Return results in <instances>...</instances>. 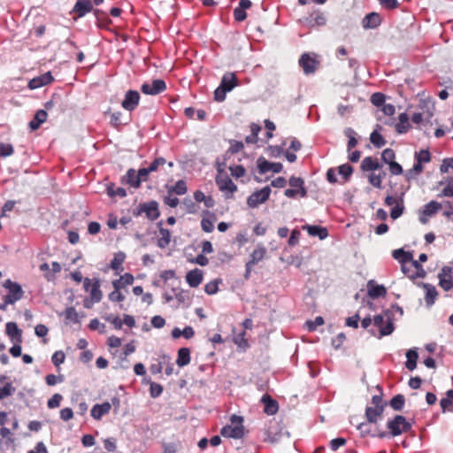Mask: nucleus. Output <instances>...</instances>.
<instances>
[{
	"mask_svg": "<svg viewBox=\"0 0 453 453\" xmlns=\"http://www.w3.org/2000/svg\"><path fill=\"white\" fill-rule=\"evenodd\" d=\"M387 428L388 432L382 431L379 433L378 436L380 438L387 436L396 437L402 434L409 433L412 428V425L403 415H395L393 418L388 420Z\"/></svg>",
	"mask_w": 453,
	"mask_h": 453,
	"instance_id": "obj_1",
	"label": "nucleus"
},
{
	"mask_svg": "<svg viewBox=\"0 0 453 453\" xmlns=\"http://www.w3.org/2000/svg\"><path fill=\"white\" fill-rule=\"evenodd\" d=\"M233 425H226L222 427L220 434L226 438L241 439L244 434L242 417L233 415L231 417Z\"/></svg>",
	"mask_w": 453,
	"mask_h": 453,
	"instance_id": "obj_2",
	"label": "nucleus"
},
{
	"mask_svg": "<svg viewBox=\"0 0 453 453\" xmlns=\"http://www.w3.org/2000/svg\"><path fill=\"white\" fill-rule=\"evenodd\" d=\"M219 189L225 194L226 198H232L234 193L237 190V186L233 182L231 178L222 170L219 171L215 178Z\"/></svg>",
	"mask_w": 453,
	"mask_h": 453,
	"instance_id": "obj_3",
	"label": "nucleus"
},
{
	"mask_svg": "<svg viewBox=\"0 0 453 453\" xmlns=\"http://www.w3.org/2000/svg\"><path fill=\"white\" fill-rule=\"evenodd\" d=\"M373 325L380 329L379 338L391 334L395 329L388 311H385L383 314L374 316Z\"/></svg>",
	"mask_w": 453,
	"mask_h": 453,
	"instance_id": "obj_4",
	"label": "nucleus"
},
{
	"mask_svg": "<svg viewBox=\"0 0 453 453\" xmlns=\"http://www.w3.org/2000/svg\"><path fill=\"white\" fill-rule=\"evenodd\" d=\"M3 286L8 290V294L4 298V304H13L23 297L24 291L19 283L6 280Z\"/></svg>",
	"mask_w": 453,
	"mask_h": 453,
	"instance_id": "obj_5",
	"label": "nucleus"
},
{
	"mask_svg": "<svg viewBox=\"0 0 453 453\" xmlns=\"http://www.w3.org/2000/svg\"><path fill=\"white\" fill-rule=\"evenodd\" d=\"M266 253V248L263 244H258L251 252L250 260L245 264V280L250 279L253 266L262 261L265 257Z\"/></svg>",
	"mask_w": 453,
	"mask_h": 453,
	"instance_id": "obj_6",
	"label": "nucleus"
},
{
	"mask_svg": "<svg viewBox=\"0 0 453 453\" xmlns=\"http://www.w3.org/2000/svg\"><path fill=\"white\" fill-rule=\"evenodd\" d=\"M290 188H287L284 191V195L288 198H296L297 196L305 197L307 196V190L304 187V181L300 177L292 176L288 180Z\"/></svg>",
	"mask_w": 453,
	"mask_h": 453,
	"instance_id": "obj_7",
	"label": "nucleus"
},
{
	"mask_svg": "<svg viewBox=\"0 0 453 453\" xmlns=\"http://www.w3.org/2000/svg\"><path fill=\"white\" fill-rule=\"evenodd\" d=\"M299 65L302 67L303 73L309 75L316 72L319 65V61L317 60L315 54L311 56L309 53H303L299 58Z\"/></svg>",
	"mask_w": 453,
	"mask_h": 453,
	"instance_id": "obj_8",
	"label": "nucleus"
},
{
	"mask_svg": "<svg viewBox=\"0 0 453 453\" xmlns=\"http://www.w3.org/2000/svg\"><path fill=\"white\" fill-rule=\"evenodd\" d=\"M271 194V188L269 186L264 187L260 190H257L253 192L248 198H247V204L250 208H257L261 203H265L268 200Z\"/></svg>",
	"mask_w": 453,
	"mask_h": 453,
	"instance_id": "obj_9",
	"label": "nucleus"
},
{
	"mask_svg": "<svg viewBox=\"0 0 453 453\" xmlns=\"http://www.w3.org/2000/svg\"><path fill=\"white\" fill-rule=\"evenodd\" d=\"M166 89L165 81L161 79L153 80L150 83H143L141 91L145 95L157 96Z\"/></svg>",
	"mask_w": 453,
	"mask_h": 453,
	"instance_id": "obj_10",
	"label": "nucleus"
},
{
	"mask_svg": "<svg viewBox=\"0 0 453 453\" xmlns=\"http://www.w3.org/2000/svg\"><path fill=\"white\" fill-rule=\"evenodd\" d=\"M439 286L445 291L453 288V269L449 266H443L438 274Z\"/></svg>",
	"mask_w": 453,
	"mask_h": 453,
	"instance_id": "obj_11",
	"label": "nucleus"
},
{
	"mask_svg": "<svg viewBox=\"0 0 453 453\" xmlns=\"http://www.w3.org/2000/svg\"><path fill=\"white\" fill-rule=\"evenodd\" d=\"M140 98L138 91L130 89L126 92L121 106L126 111H133L139 105Z\"/></svg>",
	"mask_w": 453,
	"mask_h": 453,
	"instance_id": "obj_12",
	"label": "nucleus"
},
{
	"mask_svg": "<svg viewBox=\"0 0 453 453\" xmlns=\"http://www.w3.org/2000/svg\"><path fill=\"white\" fill-rule=\"evenodd\" d=\"M84 288L86 291H90V297L94 303H99L101 301L103 295L100 290V283L98 280H95L91 284V280L85 278Z\"/></svg>",
	"mask_w": 453,
	"mask_h": 453,
	"instance_id": "obj_13",
	"label": "nucleus"
},
{
	"mask_svg": "<svg viewBox=\"0 0 453 453\" xmlns=\"http://www.w3.org/2000/svg\"><path fill=\"white\" fill-rule=\"evenodd\" d=\"M54 81V78L50 72H47L40 76L35 77L28 82V88L30 89H36L43 86L50 84Z\"/></svg>",
	"mask_w": 453,
	"mask_h": 453,
	"instance_id": "obj_14",
	"label": "nucleus"
},
{
	"mask_svg": "<svg viewBox=\"0 0 453 453\" xmlns=\"http://www.w3.org/2000/svg\"><path fill=\"white\" fill-rule=\"evenodd\" d=\"M257 168L258 172L264 174L268 172L280 173L281 172L283 166L281 163H272L263 157H260L257 160Z\"/></svg>",
	"mask_w": 453,
	"mask_h": 453,
	"instance_id": "obj_15",
	"label": "nucleus"
},
{
	"mask_svg": "<svg viewBox=\"0 0 453 453\" xmlns=\"http://www.w3.org/2000/svg\"><path fill=\"white\" fill-rule=\"evenodd\" d=\"M392 257L401 264L403 273H407L406 264L412 260V254L403 249H397L393 251Z\"/></svg>",
	"mask_w": 453,
	"mask_h": 453,
	"instance_id": "obj_16",
	"label": "nucleus"
},
{
	"mask_svg": "<svg viewBox=\"0 0 453 453\" xmlns=\"http://www.w3.org/2000/svg\"><path fill=\"white\" fill-rule=\"evenodd\" d=\"M5 332L13 343L22 342V331L15 322H8L5 325Z\"/></svg>",
	"mask_w": 453,
	"mask_h": 453,
	"instance_id": "obj_17",
	"label": "nucleus"
},
{
	"mask_svg": "<svg viewBox=\"0 0 453 453\" xmlns=\"http://www.w3.org/2000/svg\"><path fill=\"white\" fill-rule=\"evenodd\" d=\"M418 286L422 287L426 292L425 302L426 306L431 307L435 303L436 297L438 296L436 288L432 284L425 282L419 283Z\"/></svg>",
	"mask_w": 453,
	"mask_h": 453,
	"instance_id": "obj_18",
	"label": "nucleus"
},
{
	"mask_svg": "<svg viewBox=\"0 0 453 453\" xmlns=\"http://www.w3.org/2000/svg\"><path fill=\"white\" fill-rule=\"evenodd\" d=\"M142 211L150 220H156L159 215L158 203L156 201L142 203Z\"/></svg>",
	"mask_w": 453,
	"mask_h": 453,
	"instance_id": "obj_19",
	"label": "nucleus"
},
{
	"mask_svg": "<svg viewBox=\"0 0 453 453\" xmlns=\"http://www.w3.org/2000/svg\"><path fill=\"white\" fill-rule=\"evenodd\" d=\"M252 5L250 0H240L239 5L234 10V19L238 22L243 21L247 18L245 11Z\"/></svg>",
	"mask_w": 453,
	"mask_h": 453,
	"instance_id": "obj_20",
	"label": "nucleus"
},
{
	"mask_svg": "<svg viewBox=\"0 0 453 453\" xmlns=\"http://www.w3.org/2000/svg\"><path fill=\"white\" fill-rule=\"evenodd\" d=\"M220 86L225 89V91H231L236 86H238V79L234 73H226L223 75Z\"/></svg>",
	"mask_w": 453,
	"mask_h": 453,
	"instance_id": "obj_21",
	"label": "nucleus"
},
{
	"mask_svg": "<svg viewBox=\"0 0 453 453\" xmlns=\"http://www.w3.org/2000/svg\"><path fill=\"white\" fill-rule=\"evenodd\" d=\"M203 275L200 269H194L186 274V280L191 288H197L203 281Z\"/></svg>",
	"mask_w": 453,
	"mask_h": 453,
	"instance_id": "obj_22",
	"label": "nucleus"
},
{
	"mask_svg": "<svg viewBox=\"0 0 453 453\" xmlns=\"http://www.w3.org/2000/svg\"><path fill=\"white\" fill-rule=\"evenodd\" d=\"M111 405L110 403L105 402L101 404H95L91 410V416L99 420L103 416L108 414L111 411Z\"/></svg>",
	"mask_w": 453,
	"mask_h": 453,
	"instance_id": "obj_23",
	"label": "nucleus"
},
{
	"mask_svg": "<svg viewBox=\"0 0 453 453\" xmlns=\"http://www.w3.org/2000/svg\"><path fill=\"white\" fill-rule=\"evenodd\" d=\"M381 23V18L377 12H370L363 19V27L365 28H376Z\"/></svg>",
	"mask_w": 453,
	"mask_h": 453,
	"instance_id": "obj_24",
	"label": "nucleus"
},
{
	"mask_svg": "<svg viewBox=\"0 0 453 453\" xmlns=\"http://www.w3.org/2000/svg\"><path fill=\"white\" fill-rule=\"evenodd\" d=\"M311 236H318L320 240H324L328 236V231L326 227L320 226L305 225L303 226Z\"/></svg>",
	"mask_w": 453,
	"mask_h": 453,
	"instance_id": "obj_25",
	"label": "nucleus"
},
{
	"mask_svg": "<svg viewBox=\"0 0 453 453\" xmlns=\"http://www.w3.org/2000/svg\"><path fill=\"white\" fill-rule=\"evenodd\" d=\"M162 221L158 222L160 237L157 241V245L160 249L166 248L171 242V233L168 229L162 227Z\"/></svg>",
	"mask_w": 453,
	"mask_h": 453,
	"instance_id": "obj_26",
	"label": "nucleus"
},
{
	"mask_svg": "<svg viewBox=\"0 0 453 453\" xmlns=\"http://www.w3.org/2000/svg\"><path fill=\"white\" fill-rule=\"evenodd\" d=\"M262 402L265 404V412L268 415H273L278 411L279 404L277 401L273 400L269 395L262 396Z\"/></svg>",
	"mask_w": 453,
	"mask_h": 453,
	"instance_id": "obj_27",
	"label": "nucleus"
},
{
	"mask_svg": "<svg viewBox=\"0 0 453 453\" xmlns=\"http://www.w3.org/2000/svg\"><path fill=\"white\" fill-rule=\"evenodd\" d=\"M93 6L88 0H78L73 7V12L82 17L92 10Z\"/></svg>",
	"mask_w": 453,
	"mask_h": 453,
	"instance_id": "obj_28",
	"label": "nucleus"
},
{
	"mask_svg": "<svg viewBox=\"0 0 453 453\" xmlns=\"http://www.w3.org/2000/svg\"><path fill=\"white\" fill-rule=\"evenodd\" d=\"M384 411L383 407L367 406L365 409V417L369 423H376Z\"/></svg>",
	"mask_w": 453,
	"mask_h": 453,
	"instance_id": "obj_29",
	"label": "nucleus"
},
{
	"mask_svg": "<svg viewBox=\"0 0 453 453\" xmlns=\"http://www.w3.org/2000/svg\"><path fill=\"white\" fill-rule=\"evenodd\" d=\"M47 119V111L45 110H38L33 119L29 122V127L31 130H36L40 126L44 123Z\"/></svg>",
	"mask_w": 453,
	"mask_h": 453,
	"instance_id": "obj_30",
	"label": "nucleus"
},
{
	"mask_svg": "<svg viewBox=\"0 0 453 453\" xmlns=\"http://www.w3.org/2000/svg\"><path fill=\"white\" fill-rule=\"evenodd\" d=\"M411 127L410 119L407 113L403 112L398 117V122L395 125V130L398 134H405Z\"/></svg>",
	"mask_w": 453,
	"mask_h": 453,
	"instance_id": "obj_31",
	"label": "nucleus"
},
{
	"mask_svg": "<svg viewBox=\"0 0 453 453\" xmlns=\"http://www.w3.org/2000/svg\"><path fill=\"white\" fill-rule=\"evenodd\" d=\"M381 167L377 158L365 157L361 163V169L364 172L375 171Z\"/></svg>",
	"mask_w": 453,
	"mask_h": 453,
	"instance_id": "obj_32",
	"label": "nucleus"
},
{
	"mask_svg": "<svg viewBox=\"0 0 453 453\" xmlns=\"http://www.w3.org/2000/svg\"><path fill=\"white\" fill-rule=\"evenodd\" d=\"M190 363V349L188 348H180L178 350L176 364L180 367H183Z\"/></svg>",
	"mask_w": 453,
	"mask_h": 453,
	"instance_id": "obj_33",
	"label": "nucleus"
},
{
	"mask_svg": "<svg viewBox=\"0 0 453 453\" xmlns=\"http://www.w3.org/2000/svg\"><path fill=\"white\" fill-rule=\"evenodd\" d=\"M134 280V276L131 273H126L124 275L120 276L119 279L113 280L112 286L114 288H124L128 285H132Z\"/></svg>",
	"mask_w": 453,
	"mask_h": 453,
	"instance_id": "obj_34",
	"label": "nucleus"
},
{
	"mask_svg": "<svg viewBox=\"0 0 453 453\" xmlns=\"http://www.w3.org/2000/svg\"><path fill=\"white\" fill-rule=\"evenodd\" d=\"M124 180L126 183H127L129 186L133 188H139L141 186V181L138 176V173L134 169H129L126 175L124 176Z\"/></svg>",
	"mask_w": 453,
	"mask_h": 453,
	"instance_id": "obj_35",
	"label": "nucleus"
},
{
	"mask_svg": "<svg viewBox=\"0 0 453 453\" xmlns=\"http://www.w3.org/2000/svg\"><path fill=\"white\" fill-rule=\"evenodd\" d=\"M173 292L174 293V298L177 300L178 304H184L186 306H189L191 303V298L188 293L183 289H176L173 288Z\"/></svg>",
	"mask_w": 453,
	"mask_h": 453,
	"instance_id": "obj_36",
	"label": "nucleus"
},
{
	"mask_svg": "<svg viewBox=\"0 0 453 453\" xmlns=\"http://www.w3.org/2000/svg\"><path fill=\"white\" fill-rule=\"evenodd\" d=\"M387 294L386 288L383 285H372L368 283V295L372 298L384 296Z\"/></svg>",
	"mask_w": 453,
	"mask_h": 453,
	"instance_id": "obj_37",
	"label": "nucleus"
},
{
	"mask_svg": "<svg viewBox=\"0 0 453 453\" xmlns=\"http://www.w3.org/2000/svg\"><path fill=\"white\" fill-rule=\"evenodd\" d=\"M407 360L405 362V367L409 371H413L417 366V360L418 355L416 349H409L406 353Z\"/></svg>",
	"mask_w": 453,
	"mask_h": 453,
	"instance_id": "obj_38",
	"label": "nucleus"
},
{
	"mask_svg": "<svg viewBox=\"0 0 453 453\" xmlns=\"http://www.w3.org/2000/svg\"><path fill=\"white\" fill-rule=\"evenodd\" d=\"M441 208V204L436 201H430L423 207V214L432 217L435 215Z\"/></svg>",
	"mask_w": 453,
	"mask_h": 453,
	"instance_id": "obj_39",
	"label": "nucleus"
},
{
	"mask_svg": "<svg viewBox=\"0 0 453 453\" xmlns=\"http://www.w3.org/2000/svg\"><path fill=\"white\" fill-rule=\"evenodd\" d=\"M344 134L349 138L348 144H347V150L350 151L357 144V134L356 133V131L353 128L347 127L344 130Z\"/></svg>",
	"mask_w": 453,
	"mask_h": 453,
	"instance_id": "obj_40",
	"label": "nucleus"
},
{
	"mask_svg": "<svg viewBox=\"0 0 453 453\" xmlns=\"http://www.w3.org/2000/svg\"><path fill=\"white\" fill-rule=\"evenodd\" d=\"M440 405L443 412L450 411L453 408V389L447 391L446 396L440 401Z\"/></svg>",
	"mask_w": 453,
	"mask_h": 453,
	"instance_id": "obj_41",
	"label": "nucleus"
},
{
	"mask_svg": "<svg viewBox=\"0 0 453 453\" xmlns=\"http://www.w3.org/2000/svg\"><path fill=\"white\" fill-rule=\"evenodd\" d=\"M326 23V19L325 15L320 12H316L312 13L310 17V24L311 27H322Z\"/></svg>",
	"mask_w": 453,
	"mask_h": 453,
	"instance_id": "obj_42",
	"label": "nucleus"
},
{
	"mask_svg": "<svg viewBox=\"0 0 453 453\" xmlns=\"http://www.w3.org/2000/svg\"><path fill=\"white\" fill-rule=\"evenodd\" d=\"M405 403V398L403 395L399 394L392 397L389 402L390 407L397 411H400L403 409Z\"/></svg>",
	"mask_w": 453,
	"mask_h": 453,
	"instance_id": "obj_43",
	"label": "nucleus"
},
{
	"mask_svg": "<svg viewBox=\"0 0 453 453\" xmlns=\"http://www.w3.org/2000/svg\"><path fill=\"white\" fill-rule=\"evenodd\" d=\"M187 184L183 180H178L174 186H173L170 190L169 194L174 193L178 196H182L187 193Z\"/></svg>",
	"mask_w": 453,
	"mask_h": 453,
	"instance_id": "obj_44",
	"label": "nucleus"
},
{
	"mask_svg": "<svg viewBox=\"0 0 453 453\" xmlns=\"http://www.w3.org/2000/svg\"><path fill=\"white\" fill-rule=\"evenodd\" d=\"M107 194L111 197L119 196L125 197L127 196V191L124 188L118 187L115 188L113 184H111L107 187Z\"/></svg>",
	"mask_w": 453,
	"mask_h": 453,
	"instance_id": "obj_45",
	"label": "nucleus"
},
{
	"mask_svg": "<svg viewBox=\"0 0 453 453\" xmlns=\"http://www.w3.org/2000/svg\"><path fill=\"white\" fill-rule=\"evenodd\" d=\"M65 318L66 322L79 323V314L73 307H68L65 311Z\"/></svg>",
	"mask_w": 453,
	"mask_h": 453,
	"instance_id": "obj_46",
	"label": "nucleus"
},
{
	"mask_svg": "<svg viewBox=\"0 0 453 453\" xmlns=\"http://www.w3.org/2000/svg\"><path fill=\"white\" fill-rule=\"evenodd\" d=\"M423 171V166L419 163H415L411 169H409L405 173V179L407 180H411L414 179L417 175L421 173Z\"/></svg>",
	"mask_w": 453,
	"mask_h": 453,
	"instance_id": "obj_47",
	"label": "nucleus"
},
{
	"mask_svg": "<svg viewBox=\"0 0 453 453\" xmlns=\"http://www.w3.org/2000/svg\"><path fill=\"white\" fill-rule=\"evenodd\" d=\"M338 173L346 181L353 173V167L349 164H343L338 167Z\"/></svg>",
	"mask_w": 453,
	"mask_h": 453,
	"instance_id": "obj_48",
	"label": "nucleus"
},
{
	"mask_svg": "<svg viewBox=\"0 0 453 453\" xmlns=\"http://www.w3.org/2000/svg\"><path fill=\"white\" fill-rule=\"evenodd\" d=\"M370 141L376 148H381L386 144V140L377 131L371 134Z\"/></svg>",
	"mask_w": 453,
	"mask_h": 453,
	"instance_id": "obj_49",
	"label": "nucleus"
},
{
	"mask_svg": "<svg viewBox=\"0 0 453 453\" xmlns=\"http://www.w3.org/2000/svg\"><path fill=\"white\" fill-rule=\"evenodd\" d=\"M220 282H221V280L217 279V280H211V281L208 282L207 284H205V286H204L205 293L208 295L216 294L219 290V283H220Z\"/></svg>",
	"mask_w": 453,
	"mask_h": 453,
	"instance_id": "obj_50",
	"label": "nucleus"
},
{
	"mask_svg": "<svg viewBox=\"0 0 453 453\" xmlns=\"http://www.w3.org/2000/svg\"><path fill=\"white\" fill-rule=\"evenodd\" d=\"M14 153L13 146L11 143L0 142V157H7Z\"/></svg>",
	"mask_w": 453,
	"mask_h": 453,
	"instance_id": "obj_51",
	"label": "nucleus"
},
{
	"mask_svg": "<svg viewBox=\"0 0 453 453\" xmlns=\"http://www.w3.org/2000/svg\"><path fill=\"white\" fill-rule=\"evenodd\" d=\"M15 392V388L12 383H6L4 387H0V400L11 396Z\"/></svg>",
	"mask_w": 453,
	"mask_h": 453,
	"instance_id": "obj_52",
	"label": "nucleus"
},
{
	"mask_svg": "<svg viewBox=\"0 0 453 453\" xmlns=\"http://www.w3.org/2000/svg\"><path fill=\"white\" fill-rule=\"evenodd\" d=\"M403 200H401L399 203H396V204L391 209L390 217L393 219H398L403 213Z\"/></svg>",
	"mask_w": 453,
	"mask_h": 453,
	"instance_id": "obj_53",
	"label": "nucleus"
},
{
	"mask_svg": "<svg viewBox=\"0 0 453 453\" xmlns=\"http://www.w3.org/2000/svg\"><path fill=\"white\" fill-rule=\"evenodd\" d=\"M63 399V396L62 395L58 394V393H56L54 394L51 398H50L48 400V403H47V406L48 408L50 409H55V408H58L59 407L60 405V403Z\"/></svg>",
	"mask_w": 453,
	"mask_h": 453,
	"instance_id": "obj_54",
	"label": "nucleus"
},
{
	"mask_svg": "<svg viewBox=\"0 0 453 453\" xmlns=\"http://www.w3.org/2000/svg\"><path fill=\"white\" fill-rule=\"evenodd\" d=\"M416 163H428L431 160V155L428 150H420L415 154Z\"/></svg>",
	"mask_w": 453,
	"mask_h": 453,
	"instance_id": "obj_55",
	"label": "nucleus"
},
{
	"mask_svg": "<svg viewBox=\"0 0 453 453\" xmlns=\"http://www.w3.org/2000/svg\"><path fill=\"white\" fill-rule=\"evenodd\" d=\"M163 392V387L156 382L150 383V395L153 398L158 397Z\"/></svg>",
	"mask_w": 453,
	"mask_h": 453,
	"instance_id": "obj_56",
	"label": "nucleus"
},
{
	"mask_svg": "<svg viewBox=\"0 0 453 453\" xmlns=\"http://www.w3.org/2000/svg\"><path fill=\"white\" fill-rule=\"evenodd\" d=\"M385 95L380 92L373 93L371 96V102L375 106H382L385 104Z\"/></svg>",
	"mask_w": 453,
	"mask_h": 453,
	"instance_id": "obj_57",
	"label": "nucleus"
},
{
	"mask_svg": "<svg viewBox=\"0 0 453 453\" xmlns=\"http://www.w3.org/2000/svg\"><path fill=\"white\" fill-rule=\"evenodd\" d=\"M201 227L206 233H211L214 229V220L210 218H203L201 220Z\"/></svg>",
	"mask_w": 453,
	"mask_h": 453,
	"instance_id": "obj_58",
	"label": "nucleus"
},
{
	"mask_svg": "<svg viewBox=\"0 0 453 453\" xmlns=\"http://www.w3.org/2000/svg\"><path fill=\"white\" fill-rule=\"evenodd\" d=\"M125 259V255L123 253H119L114 256L113 259L111 261V267L113 270H119L123 264Z\"/></svg>",
	"mask_w": 453,
	"mask_h": 453,
	"instance_id": "obj_59",
	"label": "nucleus"
},
{
	"mask_svg": "<svg viewBox=\"0 0 453 453\" xmlns=\"http://www.w3.org/2000/svg\"><path fill=\"white\" fill-rule=\"evenodd\" d=\"M65 355L62 350L56 351L51 357V361L55 366L58 367L65 362Z\"/></svg>",
	"mask_w": 453,
	"mask_h": 453,
	"instance_id": "obj_60",
	"label": "nucleus"
},
{
	"mask_svg": "<svg viewBox=\"0 0 453 453\" xmlns=\"http://www.w3.org/2000/svg\"><path fill=\"white\" fill-rule=\"evenodd\" d=\"M395 154L392 149H385L381 153V158L386 164L395 161Z\"/></svg>",
	"mask_w": 453,
	"mask_h": 453,
	"instance_id": "obj_61",
	"label": "nucleus"
},
{
	"mask_svg": "<svg viewBox=\"0 0 453 453\" xmlns=\"http://www.w3.org/2000/svg\"><path fill=\"white\" fill-rule=\"evenodd\" d=\"M324 324V319L320 316L315 318L314 320H310L306 322V326L309 331H314L319 326Z\"/></svg>",
	"mask_w": 453,
	"mask_h": 453,
	"instance_id": "obj_62",
	"label": "nucleus"
},
{
	"mask_svg": "<svg viewBox=\"0 0 453 453\" xmlns=\"http://www.w3.org/2000/svg\"><path fill=\"white\" fill-rule=\"evenodd\" d=\"M45 381H46L48 386H54L57 383L63 382L64 381V376L63 375L56 376L54 374H48L45 377Z\"/></svg>",
	"mask_w": 453,
	"mask_h": 453,
	"instance_id": "obj_63",
	"label": "nucleus"
},
{
	"mask_svg": "<svg viewBox=\"0 0 453 453\" xmlns=\"http://www.w3.org/2000/svg\"><path fill=\"white\" fill-rule=\"evenodd\" d=\"M229 170L231 172V174L235 178L242 177L246 173L245 168L241 165L230 166Z\"/></svg>",
	"mask_w": 453,
	"mask_h": 453,
	"instance_id": "obj_64",
	"label": "nucleus"
}]
</instances>
